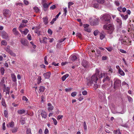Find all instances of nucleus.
<instances>
[{
    "label": "nucleus",
    "instance_id": "f257e3e1",
    "mask_svg": "<svg viewBox=\"0 0 134 134\" xmlns=\"http://www.w3.org/2000/svg\"><path fill=\"white\" fill-rule=\"evenodd\" d=\"M99 69H96L95 74L87 80V86H90L92 85L93 83H96V81L98 80V77L99 78Z\"/></svg>",
    "mask_w": 134,
    "mask_h": 134
},
{
    "label": "nucleus",
    "instance_id": "f03ea898",
    "mask_svg": "<svg viewBox=\"0 0 134 134\" xmlns=\"http://www.w3.org/2000/svg\"><path fill=\"white\" fill-rule=\"evenodd\" d=\"M103 28L104 30H107L108 33L110 34L112 33L115 29L114 26L112 23L105 25L103 26Z\"/></svg>",
    "mask_w": 134,
    "mask_h": 134
},
{
    "label": "nucleus",
    "instance_id": "7ed1b4c3",
    "mask_svg": "<svg viewBox=\"0 0 134 134\" xmlns=\"http://www.w3.org/2000/svg\"><path fill=\"white\" fill-rule=\"evenodd\" d=\"M111 16L109 14L106 13L104 14L101 18L104 24H108L110 23Z\"/></svg>",
    "mask_w": 134,
    "mask_h": 134
},
{
    "label": "nucleus",
    "instance_id": "20e7f679",
    "mask_svg": "<svg viewBox=\"0 0 134 134\" xmlns=\"http://www.w3.org/2000/svg\"><path fill=\"white\" fill-rule=\"evenodd\" d=\"M114 80V89L121 86V82L120 80L117 78H115Z\"/></svg>",
    "mask_w": 134,
    "mask_h": 134
},
{
    "label": "nucleus",
    "instance_id": "39448f33",
    "mask_svg": "<svg viewBox=\"0 0 134 134\" xmlns=\"http://www.w3.org/2000/svg\"><path fill=\"white\" fill-rule=\"evenodd\" d=\"M107 75L106 73H101L100 75H99V78H102L103 76H104V79L103 80V82H107L109 81L110 80L108 76H106Z\"/></svg>",
    "mask_w": 134,
    "mask_h": 134
},
{
    "label": "nucleus",
    "instance_id": "423d86ee",
    "mask_svg": "<svg viewBox=\"0 0 134 134\" xmlns=\"http://www.w3.org/2000/svg\"><path fill=\"white\" fill-rule=\"evenodd\" d=\"M3 12V14L5 17L9 16L10 15L11 12L8 9H5Z\"/></svg>",
    "mask_w": 134,
    "mask_h": 134
},
{
    "label": "nucleus",
    "instance_id": "0eeeda50",
    "mask_svg": "<svg viewBox=\"0 0 134 134\" xmlns=\"http://www.w3.org/2000/svg\"><path fill=\"white\" fill-rule=\"evenodd\" d=\"M2 36L3 38L7 39L8 38V34L4 31H3L1 33Z\"/></svg>",
    "mask_w": 134,
    "mask_h": 134
},
{
    "label": "nucleus",
    "instance_id": "6e6552de",
    "mask_svg": "<svg viewBox=\"0 0 134 134\" xmlns=\"http://www.w3.org/2000/svg\"><path fill=\"white\" fill-rule=\"evenodd\" d=\"M98 23V19L96 18L90 22V24L92 25H97Z\"/></svg>",
    "mask_w": 134,
    "mask_h": 134
},
{
    "label": "nucleus",
    "instance_id": "1a4fd4ad",
    "mask_svg": "<svg viewBox=\"0 0 134 134\" xmlns=\"http://www.w3.org/2000/svg\"><path fill=\"white\" fill-rule=\"evenodd\" d=\"M12 32L13 34L16 36L21 35L20 33H19L18 31L17 30V29L16 28H14L12 30Z\"/></svg>",
    "mask_w": 134,
    "mask_h": 134
},
{
    "label": "nucleus",
    "instance_id": "9d476101",
    "mask_svg": "<svg viewBox=\"0 0 134 134\" xmlns=\"http://www.w3.org/2000/svg\"><path fill=\"white\" fill-rule=\"evenodd\" d=\"M96 2V0H93L92 2V4L93 7L95 8H98L99 7V4Z\"/></svg>",
    "mask_w": 134,
    "mask_h": 134
},
{
    "label": "nucleus",
    "instance_id": "9b49d317",
    "mask_svg": "<svg viewBox=\"0 0 134 134\" xmlns=\"http://www.w3.org/2000/svg\"><path fill=\"white\" fill-rule=\"evenodd\" d=\"M20 42L24 46H27V45L28 42L27 40L24 38L21 39Z\"/></svg>",
    "mask_w": 134,
    "mask_h": 134
},
{
    "label": "nucleus",
    "instance_id": "f8f14e48",
    "mask_svg": "<svg viewBox=\"0 0 134 134\" xmlns=\"http://www.w3.org/2000/svg\"><path fill=\"white\" fill-rule=\"evenodd\" d=\"M51 74L50 72H47L43 74V76L46 79H48L49 78Z\"/></svg>",
    "mask_w": 134,
    "mask_h": 134
},
{
    "label": "nucleus",
    "instance_id": "ddd939ff",
    "mask_svg": "<svg viewBox=\"0 0 134 134\" xmlns=\"http://www.w3.org/2000/svg\"><path fill=\"white\" fill-rule=\"evenodd\" d=\"M22 34L26 35L27 33L29 32V30L27 29H25L24 30L22 31V30L20 31Z\"/></svg>",
    "mask_w": 134,
    "mask_h": 134
},
{
    "label": "nucleus",
    "instance_id": "4468645a",
    "mask_svg": "<svg viewBox=\"0 0 134 134\" xmlns=\"http://www.w3.org/2000/svg\"><path fill=\"white\" fill-rule=\"evenodd\" d=\"M47 38L46 37H43L42 38V40H40V42L41 43H44L45 44H46L47 43Z\"/></svg>",
    "mask_w": 134,
    "mask_h": 134
},
{
    "label": "nucleus",
    "instance_id": "2eb2a0df",
    "mask_svg": "<svg viewBox=\"0 0 134 134\" xmlns=\"http://www.w3.org/2000/svg\"><path fill=\"white\" fill-rule=\"evenodd\" d=\"M115 21L120 25V26L121 27L122 24V20L119 19L118 18H116V19Z\"/></svg>",
    "mask_w": 134,
    "mask_h": 134
},
{
    "label": "nucleus",
    "instance_id": "dca6fc26",
    "mask_svg": "<svg viewBox=\"0 0 134 134\" xmlns=\"http://www.w3.org/2000/svg\"><path fill=\"white\" fill-rule=\"evenodd\" d=\"M43 6L44 11H46L47 10V9L49 7V5L47 3L43 4Z\"/></svg>",
    "mask_w": 134,
    "mask_h": 134
},
{
    "label": "nucleus",
    "instance_id": "f3484780",
    "mask_svg": "<svg viewBox=\"0 0 134 134\" xmlns=\"http://www.w3.org/2000/svg\"><path fill=\"white\" fill-rule=\"evenodd\" d=\"M43 21L44 24L46 25L48 23V19L47 16H45L43 18Z\"/></svg>",
    "mask_w": 134,
    "mask_h": 134
},
{
    "label": "nucleus",
    "instance_id": "a211bd4d",
    "mask_svg": "<svg viewBox=\"0 0 134 134\" xmlns=\"http://www.w3.org/2000/svg\"><path fill=\"white\" fill-rule=\"evenodd\" d=\"M47 105L48 106V110L49 111L52 110L53 109L54 107L51 103H48Z\"/></svg>",
    "mask_w": 134,
    "mask_h": 134
},
{
    "label": "nucleus",
    "instance_id": "6ab92c4d",
    "mask_svg": "<svg viewBox=\"0 0 134 134\" xmlns=\"http://www.w3.org/2000/svg\"><path fill=\"white\" fill-rule=\"evenodd\" d=\"M71 60L73 62L74 61L76 60L77 59V57L75 55H71L70 57Z\"/></svg>",
    "mask_w": 134,
    "mask_h": 134
},
{
    "label": "nucleus",
    "instance_id": "aec40b11",
    "mask_svg": "<svg viewBox=\"0 0 134 134\" xmlns=\"http://www.w3.org/2000/svg\"><path fill=\"white\" fill-rule=\"evenodd\" d=\"M105 33L103 32H101L100 34V39L102 40L105 37Z\"/></svg>",
    "mask_w": 134,
    "mask_h": 134
},
{
    "label": "nucleus",
    "instance_id": "412c9836",
    "mask_svg": "<svg viewBox=\"0 0 134 134\" xmlns=\"http://www.w3.org/2000/svg\"><path fill=\"white\" fill-rule=\"evenodd\" d=\"M88 64L87 62L85 60H83L82 62V65L84 67H86Z\"/></svg>",
    "mask_w": 134,
    "mask_h": 134
},
{
    "label": "nucleus",
    "instance_id": "4be33fe9",
    "mask_svg": "<svg viewBox=\"0 0 134 134\" xmlns=\"http://www.w3.org/2000/svg\"><path fill=\"white\" fill-rule=\"evenodd\" d=\"M26 25V24H21L18 27V29L19 31L22 30V29L23 27H25Z\"/></svg>",
    "mask_w": 134,
    "mask_h": 134
},
{
    "label": "nucleus",
    "instance_id": "5701e85b",
    "mask_svg": "<svg viewBox=\"0 0 134 134\" xmlns=\"http://www.w3.org/2000/svg\"><path fill=\"white\" fill-rule=\"evenodd\" d=\"M118 72L119 74L121 76H124L125 75L124 72L120 68L118 69Z\"/></svg>",
    "mask_w": 134,
    "mask_h": 134
},
{
    "label": "nucleus",
    "instance_id": "b1692460",
    "mask_svg": "<svg viewBox=\"0 0 134 134\" xmlns=\"http://www.w3.org/2000/svg\"><path fill=\"white\" fill-rule=\"evenodd\" d=\"M11 76L12 79V80L14 82H15L16 81V77L14 74H11Z\"/></svg>",
    "mask_w": 134,
    "mask_h": 134
},
{
    "label": "nucleus",
    "instance_id": "393cba45",
    "mask_svg": "<svg viewBox=\"0 0 134 134\" xmlns=\"http://www.w3.org/2000/svg\"><path fill=\"white\" fill-rule=\"evenodd\" d=\"M121 16L122 17V19L124 20H126L128 18V15L126 14L124 15L122 14H120Z\"/></svg>",
    "mask_w": 134,
    "mask_h": 134
},
{
    "label": "nucleus",
    "instance_id": "a878e982",
    "mask_svg": "<svg viewBox=\"0 0 134 134\" xmlns=\"http://www.w3.org/2000/svg\"><path fill=\"white\" fill-rule=\"evenodd\" d=\"M14 123L13 121H12L11 122L9 123L7 126L8 127H13L14 126Z\"/></svg>",
    "mask_w": 134,
    "mask_h": 134
},
{
    "label": "nucleus",
    "instance_id": "bb28decb",
    "mask_svg": "<svg viewBox=\"0 0 134 134\" xmlns=\"http://www.w3.org/2000/svg\"><path fill=\"white\" fill-rule=\"evenodd\" d=\"M25 110H24L23 109L18 110V113L20 114H24L25 113Z\"/></svg>",
    "mask_w": 134,
    "mask_h": 134
},
{
    "label": "nucleus",
    "instance_id": "cd10ccee",
    "mask_svg": "<svg viewBox=\"0 0 134 134\" xmlns=\"http://www.w3.org/2000/svg\"><path fill=\"white\" fill-rule=\"evenodd\" d=\"M69 75L68 74H66L63 76L62 77V81H65L66 79L68 77Z\"/></svg>",
    "mask_w": 134,
    "mask_h": 134
},
{
    "label": "nucleus",
    "instance_id": "c85d7f7f",
    "mask_svg": "<svg viewBox=\"0 0 134 134\" xmlns=\"http://www.w3.org/2000/svg\"><path fill=\"white\" fill-rule=\"evenodd\" d=\"M96 2L100 4H103L105 2V0H96Z\"/></svg>",
    "mask_w": 134,
    "mask_h": 134
},
{
    "label": "nucleus",
    "instance_id": "c756f323",
    "mask_svg": "<svg viewBox=\"0 0 134 134\" xmlns=\"http://www.w3.org/2000/svg\"><path fill=\"white\" fill-rule=\"evenodd\" d=\"M41 115L43 118H45L47 117V115L46 113L45 112H42L41 113Z\"/></svg>",
    "mask_w": 134,
    "mask_h": 134
},
{
    "label": "nucleus",
    "instance_id": "7c9ffc66",
    "mask_svg": "<svg viewBox=\"0 0 134 134\" xmlns=\"http://www.w3.org/2000/svg\"><path fill=\"white\" fill-rule=\"evenodd\" d=\"M1 103L2 105L3 106L5 107H6V105L5 104V100L3 98H2V100Z\"/></svg>",
    "mask_w": 134,
    "mask_h": 134
},
{
    "label": "nucleus",
    "instance_id": "2f4dec72",
    "mask_svg": "<svg viewBox=\"0 0 134 134\" xmlns=\"http://www.w3.org/2000/svg\"><path fill=\"white\" fill-rule=\"evenodd\" d=\"M44 90V87L43 86H41L40 87L39 91L40 92H42Z\"/></svg>",
    "mask_w": 134,
    "mask_h": 134
},
{
    "label": "nucleus",
    "instance_id": "473e14b6",
    "mask_svg": "<svg viewBox=\"0 0 134 134\" xmlns=\"http://www.w3.org/2000/svg\"><path fill=\"white\" fill-rule=\"evenodd\" d=\"M8 53H9L13 57H15L16 55L14 53L12 50L10 51H9Z\"/></svg>",
    "mask_w": 134,
    "mask_h": 134
},
{
    "label": "nucleus",
    "instance_id": "72a5a7b5",
    "mask_svg": "<svg viewBox=\"0 0 134 134\" xmlns=\"http://www.w3.org/2000/svg\"><path fill=\"white\" fill-rule=\"evenodd\" d=\"M4 114L5 117H8V111L7 110H5L4 111Z\"/></svg>",
    "mask_w": 134,
    "mask_h": 134
},
{
    "label": "nucleus",
    "instance_id": "f704fd0d",
    "mask_svg": "<svg viewBox=\"0 0 134 134\" xmlns=\"http://www.w3.org/2000/svg\"><path fill=\"white\" fill-rule=\"evenodd\" d=\"M34 9L36 13H38L39 12V9L37 7H35L34 8Z\"/></svg>",
    "mask_w": 134,
    "mask_h": 134
},
{
    "label": "nucleus",
    "instance_id": "c9c22d12",
    "mask_svg": "<svg viewBox=\"0 0 134 134\" xmlns=\"http://www.w3.org/2000/svg\"><path fill=\"white\" fill-rule=\"evenodd\" d=\"M1 44L3 45L6 46L7 44V42L5 40H3L1 41Z\"/></svg>",
    "mask_w": 134,
    "mask_h": 134
},
{
    "label": "nucleus",
    "instance_id": "e433bc0d",
    "mask_svg": "<svg viewBox=\"0 0 134 134\" xmlns=\"http://www.w3.org/2000/svg\"><path fill=\"white\" fill-rule=\"evenodd\" d=\"M2 75H3L5 71V69L4 68H1L0 69Z\"/></svg>",
    "mask_w": 134,
    "mask_h": 134
},
{
    "label": "nucleus",
    "instance_id": "4c0bfd02",
    "mask_svg": "<svg viewBox=\"0 0 134 134\" xmlns=\"http://www.w3.org/2000/svg\"><path fill=\"white\" fill-rule=\"evenodd\" d=\"M5 50L8 53L11 50L10 49V46H7Z\"/></svg>",
    "mask_w": 134,
    "mask_h": 134
},
{
    "label": "nucleus",
    "instance_id": "58836bf2",
    "mask_svg": "<svg viewBox=\"0 0 134 134\" xmlns=\"http://www.w3.org/2000/svg\"><path fill=\"white\" fill-rule=\"evenodd\" d=\"M97 53L98 54H97V56L98 57H101L102 56V54H101V52L99 50H97Z\"/></svg>",
    "mask_w": 134,
    "mask_h": 134
},
{
    "label": "nucleus",
    "instance_id": "ea45409f",
    "mask_svg": "<svg viewBox=\"0 0 134 134\" xmlns=\"http://www.w3.org/2000/svg\"><path fill=\"white\" fill-rule=\"evenodd\" d=\"M26 133L27 134H31V130L29 129H27Z\"/></svg>",
    "mask_w": 134,
    "mask_h": 134
},
{
    "label": "nucleus",
    "instance_id": "a19ab883",
    "mask_svg": "<svg viewBox=\"0 0 134 134\" xmlns=\"http://www.w3.org/2000/svg\"><path fill=\"white\" fill-rule=\"evenodd\" d=\"M22 99L23 100L26 101V102H27L28 100V99L24 96L23 97Z\"/></svg>",
    "mask_w": 134,
    "mask_h": 134
},
{
    "label": "nucleus",
    "instance_id": "79ce46f5",
    "mask_svg": "<svg viewBox=\"0 0 134 134\" xmlns=\"http://www.w3.org/2000/svg\"><path fill=\"white\" fill-rule=\"evenodd\" d=\"M74 4V3L72 2H69L68 3V8H70V6L73 5Z\"/></svg>",
    "mask_w": 134,
    "mask_h": 134
},
{
    "label": "nucleus",
    "instance_id": "37998d69",
    "mask_svg": "<svg viewBox=\"0 0 134 134\" xmlns=\"http://www.w3.org/2000/svg\"><path fill=\"white\" fill-rule=\"evenodd\" d=\"M99 32L98 30L94 31L93 32L94 35L95 36H96L98 35Z\"/></svg>",
    "mask_w": 134,
    "mask_h": 134
},
{
    "label": "nucleus",
    "instance_id": "c03bdc74",
    "mask_svg": "<svg viewBox=\"0 0 134 134\" xmlns=\"http://www.w3.org/2000/svg\"><path fill=\"white\" fill-rule=\"evenodd\" d=\"M64 12V14L65 16L66 14V13L67 12V8H65L63 9Z\"/></svg>",
    "mask_w": 134,
    "mask_h": 134
},
{
    "label": "nucleus",
    "instance_id": "a18cd8bd",
    "mask_svg": "<svg viewBox=\"0 0 134 134\" xmlns=\"http://www.w3.org/2000/svg\"><path fill=\"white\" fill-rule=\"evenodd\" d=\"M52 119L53 120L54 124L55 125H56L57 124V120L55 119H54V118H52Z\"/></svg>",
    "mask_w": 134,
    "mask_h": 134
},
{
    "label": "nucleus",
    "instance_id": "49530a36",
    "mask_svg": "<svg viewBox=\"0 0 134 134\" xmlns=\"http://www.w3.org/2000/svg\"><path fill=\"white\" fill-rule=\"evenodd\" d=\"M9 90H10V88L9 87H7V92H6V94H9Z\"/></svg>",
    "mask_w": 134,
    "mask_h": 134
},
{
    "label": "nucleus",
    "instance_id": "de8ad7c7",
    "mask_svg": "<svg viewBox=\"0 0 134 134\" xmlns=\"http://www.w3.org/2000/svg\"><path fill=\"white\" fill-rule=\"evenodd\" d=\"M56 8L55 5H53L51 6L50 7V9L51 10H53Z\"/></svg>",
    "mask_w": 134,
    "mask_h": 134
},
{
    "label": "nucleus",
    "instance_id": "09e8293b",
    "mask_svg": "<svg viewBox=\"0 0 134 134\" xmlns=\"http://www.w3.org/2000/svg\"><path fill=\"white\" fill-rule=\"evenodd\" d=\"M83 127L84 129L85 130H86L87 129V127L86 123L85 122H84L83 123Z\"/></svg>",
    "mask_w": 134,
    "mask_h": 134
},
{
    "label": "nucleus",
    "instance_id": "8fccbe9b",
    "mask_svg": "<svg viewBox=\"0 0 134 134\" xmlns=\"http://www.w3.org/2000/svg\"><path fill=\"white\" fill-rule=\"evenodd\" d=\"M106 48L109 52H110L112 50V48L111 47H106Z\"/></svg>",
    "mask_w": 134,
    "mask_h": 134
},
{
    "label": "nucleus",
    "instance_id": "3c124183",
    "mask_svg": "<svg viewBox=\"0 0 134 134\" xmlns=\"http://www.w3.org/2000/svg\"><path fill=\"white\" fill-rule=\"evenodd\" d=\"M27 38L29 40H31V35L30 34H28L27 36Z\"/></svg>",
    "mask_w": 134,
    "mask_h": 134
},
{
    "label": "nucleus",
    "instance_id": "603ef678",
    "mask_svg": "<svg viewBox=\"0 0 134 134\" xmlns=\"http://www.w3.org/2000/svg\"><path fill=\"white\" fill-rule=\"evenodd\" d=\"M76 95V93L75 92H72L71 94L72 97H74Z\"/></svg>",
    "mask_w": 134,
    "mask_h": 134
},
{
    "label": "nucleus",
    "instance_id": "864d4df0",
    "mask_svg": "<svg viewBox=\"0 0 134 134\" xmlns=\"http://www.w3.org/2000/svg\"><path fill=\"white\" fill-rule=\"evenodd\" d=\"M63 117V116L62 115H59L57 117V119L58 120H60V119H62Z\"/></svg>",
    "mask_w": 134,
    "mask_h": 134
},
{
    "label": "nucleus",
    "instance_id": "5fc2aeb1",
    "mask_svg": "<svg viewBox=\"0 0 134 134\" xmlns=\"http://www.w3.org/2000/svg\"><path fill=\"white\" fill-rule=\"evenodd\" d=\"M17 131V128H15L14 129H13L12 130V132L13 133H14L15 132H16Z\"/></svg>",
    "mask_w": 134,
    "mask_h": 134
},
{
    "label": "nucleus",
    "instance_id": "6e6d98bb",
    "mask_svg": "<svg viewBox=\"0 0 134 134\" xmlns=\"http://www.w3.org/2000/svg\"><path fill=\"white\" fill-rule=\"evenodd\" d=\"M15 4L16 5H19V6H21L22 7H23V4L21 3H16Z\"/></svg>",
    "mask_w": 134,
    "mask_h": 134
},
{
    "label": "nucleus",
    "instance_id": "4d7b16f0",
    "mask_svg": "<svg viewBox=\"0 0 134 134\" xmlns=\"http://www.w3.org/2000/svg\"><path fill=\"white\" fill-rule=\"evenodd\" d=\"M120 51L122 53H126V51L124 50L123 49H120Z\"/></svg>",
    "mask_w": 134,
    "mask_h": 134
},
{
    "label": "nucleus",
    "instance_id": "13d9d810",
    "mask_svg": "<svg viewBox=\"0 0 134 134\" xmlns=\"http://www.w3.org/2000/svg\"><path fill=\"white\" fill-rule=\"evenodd\" d=\"M82 94L83 95H86L87 94V91L85 90L84 91L82 92Z\"/></svg>",
    "mask_w": 134,
    "mask_h": 134
},
{
    "label": "nucleus",
    "instance_id": "bf43d9fd",
    "mask_svg": "<svg viewBox=\"0 0 134 134\" xmlns=\"http://www.w3.org/2000/svg\"><path fill=\"white\" fill-rule=\"evenodd\" d=\"M128 98L129 101L130 102H132V99L130 96L128 97Z\"/></svg>",
    "mask_w": 134,
    "mask_h": 134
},
{
    "label": "nucleus",
    "instance_id": "052dcab7",
    "mask_svg": "<svg viewBox=\"0 0 134 134\" xmlns=\"http://www.w3.org/2000/svg\"><path fill=\"white\" fill-rule=\"evenodd\" d=\"M48 32L49 34L50 35L52 34V31L51 30L49 29L48 30Z\"/></svg>",
    "mask_w": 134,
    "mask_h": 134
},
{
    "label": "nucleus",
    "instance_id": "680f3d73",
    "mask_svg": "<svg viewBox=\"0 0 134 134\" xmlns=\"http://www.w3.org/2000/svg\"><path fill=\"white\" fill-rule=\"evenodd\" d=\"M2 128L3 129V130H5V122H4L2 126Z\"/></svg>",
    "mask_w": 134,
    "mask_h": 134
},
{
    "label": "nucleus",
    "instance_id": "e2e57ef3",
    "mask_svg": "<svg viewBox=\"0 0 134 134\" xmlns=\"http://www.w3.org/2000/svg\"><path fill=\"white\" fill-rule=\"evenodd\" d=\"M23 2H24V4H25V5H28L29 3L26 0H24V1Z\"/></svg>",
    "mask_w": 134,
    "mask_h": 134
},
{
    "label": "nucleus",
    "instance_id": "0e129e2a",
    "mask_svg": "<svg viewBox=\"0 0 134 134\" xmlns=\"http://www.w3.org/2000/svg\"><path fill=\"white\" fill-rule=\"evenodd\" d=\"M49 40V42L50 43L52 42L54 40V39L53 38H48Z\"/></svg>",
    "mask_w": 134,
    "mask_h": 134
},
{
    "label": "nucleus",
    "instance_id": "69168bd1",
    "mask_svg": "<svg viewBox=\"0 0 134 134\" xmlns=\"http://www.w3.org/2000/svg\"><path fill=\"white\" fill-rule=\"evenodd\" d=\"M93 84H94V88L96 89L98 87V85L96 84H95V83H93Z\"/></svg>",
    "mask_w": 134,
    "mask_h": 134
},
{
    "label": "nucleus",
    "instance_id": "338daca9",
    "mask_svg": "<svg viewBox=\"0 0 134 134\" xmlns=\"http://www.w3.org/2000/svg\"><path fill=\"white\" fill-rule=\"evenodd\" d=\"M52 65H54L55 66H58V63H56L55 62H53L52 64Z\"/></svg>",
    "mask_w": 134,
    "mask_h": 134
},
{
    "label": "nucleus",
    "instance_id": "774afa93",
    "mask_svg": "<svg viewBox=\"0 0 134 134\" xmlns=\"http://www.w3.org/2000/svg\"><path fill=\"white\" fill-rule=\"evenodd\" d=\"M49 132L48 130V129H46L44 131V133L45 134H47Z\"/></svg>",
    "mask_w": 134,
    "mask_h": 134
}]
</instances>
